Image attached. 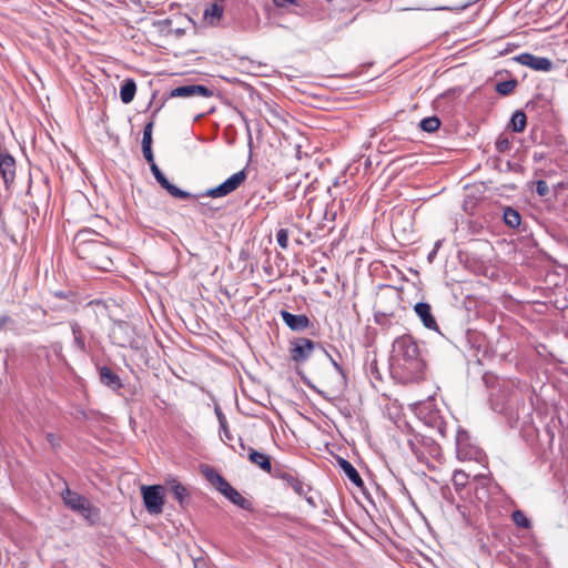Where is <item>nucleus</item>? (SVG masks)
<instances>
[{"instance_id": "nucleus-1", "label": "nucleus", "mask_w": 568, "mask_h": 568, "mask_svg": "<svg viewBox=\"0 0 568 568\" xmlns=\"http://www.w3.org/2000/svg\"><path fill=\"white\" fill-rule=\"evenodd\" d=\"M390 365L404 382H417L423 378L426 363L412 335L403 334L393 342Z\"/></svg>"}, {"instance_id": "nucleus-2", "label": "nucleus", "mask_w": 568, "mask_h": 568, "mask_svg": "<svg viewBox=\"0 0 568 568\" xmlns=\"http://www.w3.org/2000/svg\"><path fill=\"white\" fill-rule=\"evenodd\" d=\"M77 250L81 258L88 260L97 268L106 270L112 265L111 258L105 254L106 246L100 242L79 244Z\"/></svg>"}, {"instance_id": "nucleus-3", "label": "nucleus", "mask_w": 568, "mask_h": 568, "mask_svg": "<svg viewBox=\"0 0 568 568\" xmlns=\"http://www.w3.org/2000/svg\"><path fill=\"white\" fill-rule=\"evenodd\" d=\"M0 176L3 184L9 189L16 179V159L6 150L0 148ZM0 221L2 232L16 242L14 235L9 233L6 222L2 219V207L0 206Z\"/></svg>"}, {"instance_id": "nucleus-4", "label": "nucleus", "mask_w": 568, "mask_h": 568, "mask_svg": "<svg viewBox=\"0 0 568 568\" xmlns=\"http://www.w3.org/2000/svg\"><path fill=\"white\" fill-rule=\"evenodd\" d=\"M456 455L459 460L483 462L485 453L471 443L469 433L459 428L456 434Z\"/></svg>"}, {"instance_id": "nucleus-5", "label": "nucleus", "mask_w": 568, "mask_h": 568, "mask_svg": "<svg viewBox=\"0 0 568 568\" xmlns=\"http://www.w3.org/2000/svg\"><path fill=\"white\" fill-rule=\"evenodd\" d=\"M272 476L283 480L287 486H290L298 496L305 497L306 501L314 506L315 503L313 497H307V494L311 491V486L305 484L298 478L296 471L292 469H286L284 467H275Z\"/></svg>"}, {"instance_id": "nucleus-6", "label": "nucleus", "mask_w": 568, "mask_h": 568, "mask_svg": "<svg viewBox=\"0 0 568 568\" xmlns=\"http://www.w3.org/2000/svg\"><path fill=\"white\" fill-rule=\"evenodd\" d=\"M247 179V173L245 170H241L233 175H231L229 179H226L223 183L220 185L209 189L205 191V193L202 194V196H209L212 199L217 197H224L231 193H233L235 190H237Z\"/></svg>"}, {"instance_id": "nucleus-7", "label": "nucleus", "mask_w": 568, "mask_h": 568, "mask_svg": "<svg viewBox=\"0 0 568 568\" xmlns=\"http://www.w3.org/2000/svg\"><path fill=\"white\" fill-rule=\"evenodd\" d=\"M141 494L149 514L159 515L163 511L164 495L161 485L142 486Z\"/></svg>"}, {"instance_id": "nucleus-8", "label": "nucleus", "mask_w": 568, "mask_h": 568, "mask_svg": "<svg viewBox=\"0 0 568 568\" xmlns=\"http://www.w3.org/2000/svg\"><path fill=\"white\" fill-rule=\"evenodd\" d=\"M315 344L306 337H297L291 342L290 355L296 363L305 362L314 351Z\"/></svg>"}, {"instance_id": "nucleus-9", "label": "nucleus", "mask_w": 568, "mask_h": 568, "mask_svg": "<svg viewBox=\"0 0 568 568\" xmlns=\"http://www.w3.org/2000/svg\"><path fill=\"white\" fill-rule=\"evenodd\" d=\"M150 169L158 183L173 197L186 200L193 196L191 193L183 191L176 185L172 184L155 163H152Z\"/></svg>"}, {"instance_id": "nucleus-10", "label": "nucleus", "mask_w": 568, "mask_h": 568, "mask_svg": "<svg viewBox=\"0 0 568 568\" xmlns=\"http://www.w3.org/2000/svg\"><path fill=\"white\" fill-rule=\"evenodd\" d=\"M521 65L529 67L535 71H550L552 69V61L546 57H537L531 53H521L515 58Z\"/></svg>"}, {"instance_id": "nucleus-11", "label": "nucleus", "mask_w": 568, "mask_h": 568, "mask_svg": "<svg viewBox=\"0 0 568 568\" xmlns=\"http://www.w3.org/2000/svg\"><path fill=\"white\" fill-rule=\"evenodd\" d=\"M195 95L209 98L213 95V91L202 84H187L174 88L169 93V98H192Z\"/></svg>"}, {"instance_id": "nucleus-12", "label": "nucleus", "mask_w": 568, "mask_h": 568, "mask_svg": "<svg viewBox=\"0 0 568 568\" xmlns=\"http://www.w3.org/2000/svg\"><path fill=\"white\" fill-rule=\"evenodd\" d=\"M280 315L283 320V322L295 332H302L310 327L311 321L310 318L304 314H292L286 310H282L280 312Z\"/></svg>"}, {"instance_id": "nucleus-13", "label": "nucleus", "mask_w": 568, "mask_h": 568, "mask_svg": "<svg viewBox=\"0 0 568 568\" xmlns=\"http://www.w3.org/2000/svg\"><path fill=\"white\" fill-rule=\"evenodd\" d=\"M61 498L64 505L74 513L83 510V507L90 501L85 496L71 490L69 487L61 493Z\"/></svg>"}, {"instance_id": "nucleus-14", "label": "nucleus", "mask_w": 568, "mask_h": 568, "mask_svg": "<svg viewBox=\"0 0 568 568\" xmlns=\"http://www.w3.org/2000/svg\"><path fill=\"white\" fill-rule=\"evenodd\" d=\"M414 311L427 329H433L439 333L437 322L432 313V307L428 303L419 302L415 304Z\"/></svg>"}, {"instance_id": "nucleus-15", "label": "nucleus", "mask_w": 568, "mask_h": 568, "mask_svg": "<svg viewBox=\"0 0 568 568\" xmlns=\"http://www.w3.org/2000/svg\"><path fill=\"white\" fill-rule=\"evenodd\" d=\"M99 376L102 385L116 393L123 387L120 376L108 366L99 367Z\"/></svg>"}, {"instance_id": "nucleus-16", "label": "nucleus", "mask_w": 568, "mask_h": 568, "mask_svg": "<svg viewBox=\"0 0 568 568\" xmlns=\"http://www.w3.org/2000/svg\"><path fill=\"white\" fill-rule=\"evenodd\" d=\"M220 493L225 496L231 503L239 506L244 510H252V503L244 498L234 487H232L229 483L220 490Z\"/></svg>"}, {"instance_id": "nucleus-17", "label": "nucleus", "mask_w": 568, "mask_h": 568, "mask_svg": "<svg viewBox=\"0 0 568 568\" xmlns=\"http://www.w3.org/2000/svg\"><path fill=\"white\" fill-rule=\"evenodd\" d=\"M202 475L205 479L214 486L219 491L229 483L222 475H220L212 466L205 465L201 468Z\"/></svg>"}, {"instance_id": "nucleus-18", "label": "nucleus", "mask_w": 568, "mask_h": 568, "mask_svg": "<svg viewBox=\"0 0 568 568\" xmlns=\"http://www.w3.org/2000/svg\"><path fill=\"white\" fill-rule=\"evenodd\" d=\"M248 460L263 470L271 473L272 471V463L271 458L267 454L255 450L252 447H248Z\"/></svg>"}, {"instance_id": "nucleus-19", "label": "nucleus", "mask_w": 568, "mask_h": 568, "mask_svg": "<svg viewBox=\"0 0 568 568\" xmlns=\"http://www.w3.org/2000/svg\"><path fill=\"white\" fill-rule=\"evenodd\" d=\"M338 465L352 484H354L356 487H363L364 481L361 475L348 460L339 458Z\"/></svg>"}, {"instance_id": "nucleus-20", "label": "nucleus", "mask_w": 568, "mask_h": 568, "mask_svg": "<svg viewBox=\"0 0 568 568\" xmlns=\"http://www.w3.org/2000/svg\"><path fill=\"white\" fill-rule=\"evenodd\" d=\"M69 325L73 335V346L77 348V351L87 353L88 347L81 325L77 321H71Z\"/></svg>"}, {"instance_id": "nucleus-21", "label": "nucleus", "mask_w": 568, "mask_h": 568, "mask_svg": "<svg viewBox=\"0 0 568 568\" xmlns=\"http://www.w3.org/2000/svg\"><path fill=\"white\" fill-rule=\"evenodd\" d=\"M136 93V83L132 78H126L120 88V98L124 104L133 101Z\"/></svg>"}, {"instance_id": "nucleus-22", "label": "nucleus", "mask_w": 568, "mask_h": 568, "mask_svg": "<svg viewBox=\"0 0 568 568\" xmlns=\"http://www.w3.org/2000/svg\"><path fill=\"white\" fill-rule=\"evenodd\" d=\"M169 485L173 497L179 501L181 507H185L189 503L187 489L176 479H172Z\"/></svg>"}, {"instance_id": "nucleus-23", "label": "nucleus", "mask_w": 568, "mask_h": 568, "mask_svg": "<svg viewBox=\"0 0 568 568\" xmlns=\"http://www.w3.org/2000/svg\"><path fill=\"white\" fill-rule=\"evenodd\" d=\"M503 220L508 227L516 229L521 223V215L518 210L505 206L503 209Z\"/></svg>"}, {"instance_id": "nucleus-24", "label": "nucleus", "mask_w": 568, "mask_h": 568, "mask_svg": "<svg viewBox=\"0 0 568 568\" xmlns=\"http://www.w3.org/2000/svg\"><path fill=\"white\" fill-rule=\"evenodd\" d=\"M78 514L81 515L90 525L98 524L101 518L100 509L90 501L83 507V510H80Z\"/></svg>"}, {"instance_id": "nucleus-25", "label": "nucleus", "mask_w": 568, "mask_h": 568, "mask_svg": "<svg viewBox=\"0 0 568 568\" xmlns=\"http://www.w3.org/2000/svg\"><path fill=\"white\" fill-rule=\"evenodd\" d=\"M527 124V116L525 112L517 110L513 113L509 126L514 132H523Z\"/></svg>"}, {"instance_id": "nucleus-26", "label": "nucleus", "mask_w": 568, "mask_h": 568, "mask_svg": "<svg viewBox=\"0 0 568 568\" xmlns=\"http://www.w3.org/2000/svg\"><path fill=\"white\" fill-rule=\"evenodd\" d=\"M224 8L219 3H212L204 9V18L211 23L220 21L223 17Z\"/></svg>"}, {"instance_id": "nucleus-27", "label": "nucleus", "mask_w": 568, "mask_h": 568, "mask_svg": "<svg viewBox=\"0 0 568 568\" xmlns=\"http://www.w3.org/2000/svg\"><path fill=\"white\" fill-rule=\"evenodd\" d=\"M439 125H440V120L436 115L425 118L419 122V128L423 131L428 132V133H433V132L437 131Z\"/></svg>"}, {"instance_id": "nucleus-28", "label": "nucleus", "mask_w": 568, "mask_h": 568, "mask_svg": "<svg viewBox=\"0 0 568 568\" xmlns=\"http://www.w3.org/2000/svg\"><path fill=\"white\" fill-rule=\"evenodd\" d=\"M518 85V81L516 79H510L508 81H501V82H498L495 87V90L500 94V95H509L514 90L515 88Z\"/></svg>"}, {"instance_id": "nucleus-29", "label": "nucleus", "mask_w": 568, "mask_h": 568, "mask_svg": "<svg viewBox=\"0 0 568 568\" xmlns=\"http://www.w3.org/2000/svg\"><path fill=\"white\" fill-rule=\"evenodd\" d=\"M511 518L513 521L520 528L529 529L531 527L530 519H528L521 510L513 511Z\"/></svg>"}, {"instance_id": "nucleus-30", "label": "nucleus", "mask_w": 568, "mask_h": 568, "mask_svg": "<svg viewBox=\"0 0 568 568\" xmlns=\"http://www.w3.org/2000/svg\"><path fill=\"white\" fill-rule=\"evenodd\" d=\"M152 130H153V122H149L145 124L143 130V138H142V148L152 146Z\"/></svg>"}, {"instance_id": "nucleus-31", "label": "nucleus", "mask_w": 568, "mask_h": 568, "mask_svg": "<svg viewBox=\"0 0 568 568\" xmlns=\"http://www.w3.org/2000/svg\"><path fill=\"white\" fill-rule=\"evenodd\" d=\"M276 241L280 247L286 250L288 247V231L286 229H280L276 232Z\"/></svg>"}, {"instance_id": "nucleus-32", "label": "nucleus", "mask_w": 568, "mask_h": 568, "mask_svg": "<svg viewBox=\"0 0 568 568\" xmlns=\"http://www.w3.org/2000/svg\"><path fill=\"white\" fill-rule=\"evenodd\" d=\"M495 148L498 152L504 153L509 150L510 148V141L507 136L499 135L496 139Z\"/></svg>"}, {"instance_id": "nucleus-33", "label": "nucleus", "mask_w": 568, "mask_h": 568, "mask_svg": "<svg viewBox=\"0 0 568 568\" xmlns=\"http://www.w3.org/2000/svg\"><path fill=\"white\" fill-rule=\"evenodd\" d=\"M374 320L375 323L382 327H388L390 325V315L384 312H375Z\"/></svg>"}, {"instance_id": "nucleus-34", "label": "nucleus", "mask_w": 568, "mask_h": 568, "mask_svg": "<svg viewBox=\"0 0 568 568\" xmlns=\"http://www.w3.org/2000/svg\"><path fill=\"white\" fill-rule=\"evenodd\" d=\"M475 483H476L475 490H476L477 497L480 498L478 496L479 490L486 491V487L489 484V478L486 475H478L475 477Z\"/></svg>"}, {"instance_id": "nucleus-35", "label": "nucleus", "mask_w": 568, "mask_h": 568, "mask_svg": "<svg viewBox=\"0 0 568 568\" xmlns=\"http://www.w3.org/2000/svg\"><path fill=\"white\" fill-rule=\"evenodd\" d=\"M220 437L225 444H229L233 440V435L230 432L227 423L224 424V427L220 426Z\"/></svg>"}, {"instance_id": "nucleus-36", "label": "nucleus", "mask_w": 568, "mask_h": 568, "mask_svg": "<svg viewBox=\"0 0 568 568\" xmlns=\"http://www.w3.org/2000/svg\"><path fill=\"white\" fill-rule=\"evenodd\" d=\"M536 192L539 196H547L548 193H549V187H548V184L546 183V181L544 180H538L536 182Z\"/></svg>"}, {"instance_id": "nucleus-37", "label": "nucleus", "mask_w": 568, "mask_h": 568, "mask_svg": "<svg viewBox=\"0 0 568 568\" xmlns=\"http://www.w3.org/2000/svg\"><path fill=\"white\" fill-rule=\"evenodd\" d=\"M467 478V475L463 470H457L454 473L453 480L456 486H465Z\"/></svg>"}, {"instance_id": "nucleus-38", "label": "nucleus", "mask_w": 568, "mask_h": 568, "mask_svg": "<svg viewBox=\"0 0 568 568\" xmlns=\"http://www.w3.org/2000/svg\"><path fill=\"white\" fill-rule=\"evenodd\" d=\"M326 355L328 356L333 367L341 375L343 382L346 383V373H345L344 368L342 367V365L335 358H333L328 353H326Z\"/></svg>"}, {"instance_id": "nucleus-39", "label": "nucleus", "mask_w": 568, "mask_h": 568, "mask_svg": "<svg viewBox=\"0 0 568 568\" xmlns=\"http://www.w3.org/2000/svg\"><path fill=\"white\" fill-rule=\"evenodd\" d=\"M142 152H143L144 159L150 164V166L152 165V163H155L153 152H152V146L142 148Z\"/></svg>"}, {"instance_id": "nucleus-40", "label": "nucleus", "mask_w": 568, "mask_h": 568, "mask_svg": "<svg viewBox=\"0 0 568 568\" xmlns=\"http://www.w3.org/2000/svg\"><path fill=\"white\" fill-rule=\"evenodd\" d=\"M214 412L219 420V425L224 427V424L227 423V419L224 413L222 412L221 407L216 405Z\"/></svg>"}, {"instance_id": "nucleus-41", "label": "nucleus", "mask_w": 568, "mask_h": 568, "mask_svg": "<svg viewBox=\"0 0 568 568\" xmlns=\"http://www.w3.org/2000/svg\"><path fill=\"white\" fill-rule=\"evenodd\" d=\"M277 8H286L288 4H296V0H273Z\"/></svg>"}, {"instance_id": "nucleus-42", "label": "nucleus", "mask_w": 568, "mask_h": 568, "mask_svg": "<svg viewBox=\"0 0 568 568\" xmlns=\"http://www.w3.org/2000/svg\"><path fill=\"white\" fill-rule=\"evenodd\" d=\"M10 321H11V318L8 315H1L0 316V329L3 328Z\"/></svg>"}, {"instance_id": "nucleus-43", "label": "nucleus", "mask_w": 568, "mask_h": 568, "mask_svg": "<svg viewBox=\"0 0 568 568\" xmlns=\"http://www.w3.org/2000/svg\"><path fill=\"white\" fill-rule=\"evenodd\" d=\"M369 369L372 374H376V377H378L377 363L375 359L371 362Z\"/></svg>"}, {"instance_id": "nucleus-44", "label": "nucleus", "mask_w": 568, "mask_h": 568, "mask_svg": "<svg viewBox=\"0 0 568 568\" xmlns=\"http://www.w3.org/2000/svg\"><path fill=\"white\" fill-rule=\"evenodd\" d=\"M47 440H48L52 446L58 445V443H57V438H55V436H54L52 433L47 434Z\"/></svg>"}, {"instance_id": "nucleus-45", "label": "nucleus", "mask_w": 568, "mask_h": 568, "mask_svg": "<svg viewBox=\"0 0 568 568\" xmlns=\"http://www.w3.org/2000/svg\"><path fill=\"white\" fill-rule=\"evenodd\" d=\"M457 510H458V513L462 515V517L466 520V519H467V515H466V506L458 505V506H457Z\"/></svg>"}, {"instance_id": "nucleus-46", "label": "nucleus", "mask_w": 568, "mask_h": 568, "mask_svg": "<svg viewBox=\"0 0 568 568\" xmlns=\"http://www.w3.org/2000/svg\"><path fill=\"white\" fill-rule=\"evenodd\" d=\"M54 295L59 298H67V296H68V294L62 291L55 292Z\"/></svg>"}, {"instance_id": "nucleus-47", "label": "nucleus", "mask_w": 568, "mask_h": 568, "mask_svg": "<svg viewBox=\"0 0 568 568\" xmlns=\"http://www.w3.org/2000/svg\"><path fill=\"white\" fill-rule=\"evenodd\" d=\"M239 443H240V447H241L243 450H247V452H248V447H250V446H246V445L244 444V442H243V439H242V438H239Z\"/></svg>"}, {"instance_id": "nucleus-48", "label": "nucleus", "mask_w": 568, "mask_h": 568, "mask_svg": "<svg viewBox=\"0 0 568 568\" xmlns=\"http://www.w3.org/2000/svg\"><path fill=\"white\" fill-rule=\"evenodd\" d=\"M437 254V251L436 248H434L429 254H428V260L432 261Z\"/></svg>"}, {"instance_id": "nucleus-49", "label": "nucleus", "mask_w": 568, "mask_h": 568, "mask_svg": "<svg viewBox=\"0 0 568 568\" xmlns=\"http://www.w3.org/2000/svg\"><path fill=\"white\" fill-rule=\"evenodd\" d=\"M54 352L58 353L62 349V345L60 343H57L53 345Z\"/></svg>"}, {"instance_id": "nucleus-50", "label": "nucleus", "mask_w": 568, "mask_h": 568, "mask_svg": "<svg viewBox=\"0 0 568 568\" xmlns=\"http://www.w3.org/2000/svg\"><path fill=\"white\" fill-rule=\"evenodd\" d=\"M439 246H440V241H437L434 248H436V251H437Z\"/></svg>"}, {"instance_id": "nucleus-51", "label": "nucleus", "mask_w": 568, "mask_h": 568, "mask_svg": "<svg viewBox=\"0 0 568 568\" xmlns=\"http://www.w3.org/2000/svg\"><path fill=\"white\" fill-rule=\"evenodd\" d=\"M484 381H485L486 383H488V376H487V375H485V376H484Z\"/></svg>"}, {"instance_id": "nucleus-52", "label": "nucleus", "mask_w": 568, "mask_h": 568, "mask_svg": "<svg viewBox=\"0 0 568 568\" xmlns=\"http://www.w3.org/2000/svg\"><path fill=\"white\" fill-rule=\"evenodd\" d=\"M567 77H568V69H567Z\"/></svg>"}]
</instances>
